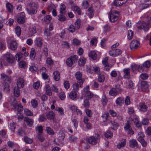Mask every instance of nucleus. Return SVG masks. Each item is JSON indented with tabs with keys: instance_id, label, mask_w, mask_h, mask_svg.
<instances>
[{
	"instance_id": "nucleus-62",
	"label": "nucleus",
	"mask_w": 151,
	"mask_h": 151,
	"mask_svg": "<svg viewBox=\"0 0 151 151\" xmlns=\"http://www.w3.org/2000/svg\"><path fill=\"white\" fill-rule=\"evenodd\" d=\"M59 96L61 100H63L65 98V93L63 92L60 93L59 94Z\"/></svg>"
},
{
	"instance_id": "nucleus-39",
	"label": "nucleus",
	"mask_w": 151,
	"mask_h": 151,
	"mask_svg": "<svg viewBox=\"0 0 151 151\" xmlns=\"http://www.w3.org/2000/svg\"><path fill=\"white\" fill-rule=\"evenodd\" d=\"M24 113L25 115L28 116H32L33 115L32 112L27 109H25L24 110Z\"/></svg>"
},
{
	"instance_id": "nucleus-3",
	"label": "nucleus",
	"mask_w": 151,
	"mask_h": 151,
	"mask_svg": "<svg viewBox=\"0 0 151 151\" xmlns=\"http://www.w3.org/2000/svg\"><path fill=\"white\" fill-rule=\"evenodd\" d=\"M137 26L139 29H143L147 31L151 26V25L148 23H146L145 22H142V23H137Z\"/></svg>"
},
{
	"instance_id": "nucleus-17",
	"label": "nucleus",
	"mask_w": 151,
	"mask_h": 151,
	"mask_svg": "<svg viewBox=\"0 0 151 151\" xmlns=\"http://www.w3.org/2000/svg\"><path fill=\"white\" fill-rule=\"evenodd\" d=\"M124 73V77L125 78L129 79L130 78V71L129 68H125L123 70Z\"/></svg>"
},
{
	"instance_id": "nucleus-23",
	"label": "nucleus",
	"mask_w": 151,
	"mask_h": 151,
	"mask_svg": "<svg viewBox=\"0 0 151 151\" xmlns=\"http://www.w3.org/2000/svg\"><path fill=\"white\" fill-rule=\"evenodd\" d=\"M133 148L136 150L134 151H139L140 149L138 142L135 139H133Z\"/></svg>"
},
{
	"instance_id": "nucleus-32",
	"label": "nucleus",
	"mask_w": 151,
	"mask_h": 151,
	"mask_svg": "<svg viewBox=\"0 0 151 151\" xmlns=\"http://www.w3.org/2000/svg\"><path fill=\"white\" fill-rule=\"evenodd\" d=\"M66 7L63 4H62L60 7V14H65L66 13Z\"/></svg>"
},
{
	"instance_id": "nucleus-44",
	"label": "nucleus",
	"mask_w": 151,
	"mask_h": 151,
	"mask_svg": "<svg viewBox=\"0 0 151 151\" xmlns=\"http://www.w3.org/2000/svg\"><path fill=\"white\" fill-rule=\"evenodd\" d=\"M101 101L103 105L104 106L106 105L108 101L107 98H106V97L105 95H103L102 96V99L101 100Z\"/></svg>"
},
{
	"instance_id": "nucleus-16",
	"label": "nucleus",
	"mask_w": 151,
	"mask_h": 151,
	"mask_svg": "<svg viewBox=\"0 0 151 151\" xmlns=\"http://www.w3.org/2000/svg\"><path fill=\"white\" fill-rule=\"evenodd\" d=\"M17 43L16 41L12 40L10 43V47L12 50H15L17 48Z\"/></svg>"
},
{
	"instance_id": "nucleus-26",
	"label": "nucleus",
	"mask_w": 151,
	"mask_h": 151,
	"mask_svg": "<svg viewBox=\"0 0 151 151\" xmlns=\"http://www.w3.org/2000/svg\"><path fill=\"white\" fill-rule=\"evenodd\" d=\"M36 44L37 46L39 47H41L42 45V39L40 37H38L36 38Z\"/></svg>"
},
{
	"instance_id": "nucleus-55",
	"label": "nucleus",
	"mask_w": 151,
	"mask_h": 151,
	"mask_svg": "<svg viewBox=\"0 0 151 151\" xmlns=\"http://www.w3.org/2000/svg\"><path fill=\"white\" fill-rule=\"evenodd\" d=\"M85 60L83 59L82 58H80L78 62V63L79 65L81 66H83L85 64Z\"/></svg>"
},
{
	"instance_id": "nucleus-22",
	"label": "nucleus",
	"mask_w": 151,
	"mask_h": 151,
	"mask_svg": "<svg viewBox=\"0 0 151 151\" xmlns=\"http://www.w3.org/2000/svg\"><path fill=\"white\" fill-rule=\"evenodd\" d=\"M36 56V53L35 50L34 48H32L30 52V58L32 60H33L35 59Z\"/></svg>"
},
{
	"instance_id": "nucleus-20",
	"label": "nucleus",
	"mask_w": 151,
	"mask_h": 151,
	"mask_svg": "<svg viewBox=\"0 0 151 151\" xmlns=\"http://www.w3.org/2000/svg\"><path fill=\"white\" fill-rule=\"evenodd\" d=\"M47 120L46 115L45 114H43L39 116L38 120L39 122H43L46 121Z\"/></svg>"
},
{
	"instance_id": "nucleus-30",
	"label": "nucleus",
	"mask_w": 151,
	"mask_h": 151,
	"mask_svg": "<svg viewBox=\"0 0 151 151\" xmlns=\"http://www.w3.org/2000/svg\"><path fill=\"white\" fill-rule=\"evenodd\" d=\"M19 88L17 87H15L14 88V95L16 97H18L20 94V90Z\"/></svg>"
},
{
	"instance_id": "nucleus-51",
	"label": "nucleus",
	"mask_w": 151,
	"mask_h": 151,
	"mask_svg": "<svg viewBox=\"0 0 151 151\" xmlns=\"http://www.w3.org/2000/svg\"><path fill=\"white\" fill-rule=\"evenodd\" d=\"M76 28L78 29L81 25V21L80 19H77L75 23Z\"/></svg>"
},
{
	"instance_id": "nucleus-33",
	"label": "nucleus",
	"mask_w": 151,
	"mask_h": 151,
	"mask_svg": "<svg viewBox=\"0 0 151 151\" xmlns=\"http://www.w3.org/2000/svg\"><path fill=\"white\" fill-rule=\"evenodd\" d=\"M119 93L114 88H112L109 91V94L111 96H115Z\"/></svg>"
},
{
	"instance_id": "nucleus-63",
	"label": "nucleus",
	"mask_w": 151,
	"mask_h": 151,
	"mask_svg": "<svg viewBox=\"0 0 151 151\" xmlns=\"http://www.w3.org/2000/svg\"><path fill=\"white\" fill-rule=\"evenodd\" d=\"M142 124L144 125H147L149 123V120L147 118H144L142 122Z\"/></svg>"
},
{
	"instance_id": "nucleus-41",
	"label": "nucleus",
	"mask_w": 151,
	"mask_h": 151,
	"mask_svg": "<svg viewBox=\"0 0 151 151\" xmlns=\"http://www.w3.org/2000/svg\"><path fill=\"white\" fill-rule=\"evenodd\" d=\"M126 144V140L125 139H124L120 144L117 145V147L118 149H120L122 147H124Z\"/></svg>"
},
{
	"instance_id": "nucleus-42",
	"label": "nucleus",
	"mask_w": 151,
	"mask_h": 151,
	"mask_svg": "<svg viewBox=\"0 0 151 151\" xmlns=\"http://www.w3.org/2000/svg\"><path fill=\"white\" fill-rule=\"evenodd\" d=\"M55 110L58 111L61 115L63 116L64 115V110L63 108L60 107H56L55 109Z\"/></svg>"
},
{
	"instance_id": "nucleus-27",
	"label": "nucleus",
	"mask_w": 151,
	"mask_h": 151,
	"mask_svg": "<svg viewBox=\"0 0 151 151\" xmlns=\"http://www.w3.org/2000/svg\"><path fill=\"white\" fill-rule=\"evenodd\" d=\"M77 93L75 91H72L69 95V97L72 99L74 100L77 97Z\"/></svg>"
},
{
	"instance_id": "nucleus-50",
	"label": "nucleus",
	"mask_w": 151,
	"mask_h": 151,
	"mask_svg": "<svg viewBox=\"0 0 151 151\" xmlns=\"http://www.w3.org/2000/svg\"><path fill=\"white\" fill-rule=\"evenodd\" d=\"M138 135L139 137L137 138L138 140H140L141 141V139H143L144 137H145V135L143 132H140L138 133Z\"/></svg>"
},
{
	"instance_id": "nucleus-18",
	"label": "nucleus",
	"mask_w": 151,
	"mask_h": 151,
	"mask_svg": "<svg viewBox=\"0 0 151 151\" xmlns=\"http://www.w3.org/2000/svg\"><path fill=\"white\" fill-rule=\"evenodd\" d=\"M10 99L11 105L14 108V109L18 105L16 99L15 98L13 97H11L10 98Z\"/></svg>"
},
{
	"instance_id": "nucleus-48",
	"label": "nucleus",
	"mask_w": 151,
	"mask_h": 151,
	"mask_svg": "<svg viewBox=\"0 0 151 151\" xmlns=\"http://www.w3.org/2000/svg\"><path fill=\"white\" fill-rule=\"evenodd\" d=\"M18 134L19 135L21 136H24L25 135V133L24 130L22 128H19L18 131Z\"/></svg>"
},
{
	"instance_id": "nucleus-7",
	"label": "nucleus",
	"mask_w": 151,
	"mask_h": 151,
	"mask_svg": "<svg viewBox=\"0 0 151 151\" xmlns=\"http://www.w3.org/2000/svg\"><path fill=\"white\" fill-rule=\"evenodd\" d=\"M17 21L18 23L22 24L25 22V15L24 12H21L18 14Z\"/></svg>"
},
{
	"instance_id": "nucleus-38",
	"label": "nucleus",
	"mask_w": 151,
	"mask_h": 151,
	"mask_svg": "<svg viewBox=\"0 0 151 151\" xmlns=\"http://www.w3.org/2000/svg\"><path fill=\"white\" fill-rule=\"evenodd\" d=\"M74 63L70 58H68L66 60V63L68 66H71Z\"/></svg>"
},
{
	"instance_id": "nucleus-11",
	"label": "nucleus",
	"mask_w": 151,
	"mask_h": 151,
	"mask_svg": "<svg viewBox=\"0 0 151 151\" xmlns=\"http://www.w3.org/2000/svg\"><path fill=\"white\" fill-rule=\"evenodd\" d=\"M2 79L6 83L8 84L10 83L11 81V78L4 74H1Z\"/></svg>"
},
{
	"instance_id": "nucleus-45",
	"label": "nucleus",
	"mask_w": 151,
	"mask_h": 151,
	"mask_svg": "<svg viewBox=\"0 0 151 151\" xmlns=\"http://www.w3.org/2000/svg\"><path fill=\"white\" fill-rule=\"evenodd\" d=\"M44 35L47 37L50 36L52 35L50 31L48 30V28H45L44 30Z\"/></svg>"
},
{
	"instance_id": "nucleus-25",
	"label": "nucleus",
	"mask_w": 151,
	"mask_h": 151,
	"mask_svg": "<svg viewBox=\"0 0 151 151\" xmlns=\"http://www.w3.org/2000/svg\"><path fill=\"white\" fill-rule=\"evenodd\" d=\"M54 78L56 81H58L60 79V76L59 72L58 71H56L53 73Z\"/></svg>"
},
{
	"instance_id": "nucleus-60",
	"label": "nucleus",
	"mask_w": 151,
	"mask_h": 151,
	"mask_svg": "<svg viewBox=\"0 0 151 151\" xmlns=\"http://www.w3.org/2000/svg\"><path fill=\"white\" fill-rule=\"evenodd\" d=\"M14 109H17L18 112L22 111L23 109V107L21 105H18Z\"/></svg>"
},
{
	"instance_id": "nucleus-40",
	"label": "nucleus",
	"mask_w": 151,
	"mask_h": 151,
	"mask_svg": "<svg viewBox=\"0 0 151 151\" xmlns=\"http://www.w3.org/2000/svg\"><path fill=\"white\" fill-rule=\"evenodd\" d=\"M46 130L47 132L50 135H52L55 134L53 130L50 127H47Z\"/></svg>"
},
{
	"instance_id": "nucleus-59",
	"label": "nucleus",
	"mask_w": 151,
	"mask_h": 151,
	"mask_svg": "<svg viewBox=\"0 0 151 151\" xmlns=\"http://www.w3.org/2000/svg\"><path fill=\"white\" fill-rule=\"evenodd\" d=\"M83 105L85 108H88L89 107L90 104L88 99H86L84 100Z\"/></svg>"
},
{
	"instance_id": "nucleus-56",
	"label": "nucleus",
	"mask_w": 151,
	"mask_h": 151,
	"mask_svg": "<svg viewBox=\"0 0 151 151\" xmlns=\"http://www.w3.org/2000/svg\"><path fill=\"white\" fill-rule=\"evenodd\" d=\"M88 10L90 13L89 17L91 18L93 17L94 15V11L93 10L92 7H91L89 8Z\"/></svg>"
},
{
	"instance_id": "nucleus-57",
	"label": "nucleus",
	"mask_w": 151,
	"mask_h": 151,
	"mask_svg": "<svg viewBox=\"0 0 151 151\" xmlns=\"http://www.w3.org/2000/svg\"><path fill=\"white\" fill-rule=\"evenodd\" d=\"M150 63L149 61H147L143 64V66L144 68H149L150 66Z\"/></svg>"
},
{
	"instance_id": "nucleus-58",
	"label": "nucleus",
	"mask_w": 151,
	"mask_h": 151,
	"mask_svg": "<svg viewBox=\"0 0 151 151\" xmlns=\"http://www.w3.org/2000/svg\"><path fill=\"white\" fill-rule=\"evenodd\" d=\"M115 88H114L119 93H120L122 91L120 87V85L119 84H117L115 85Z\"/></svg>"
},
{
	"instance_id": "nucleus-15",
	"label": "nucleus",
	"mask_w": 151,
	"mask_h": 151,
	"mask_svg": "<svg viewBox=\"0 0 151 151\" xmlns=\"http://www.w3.org/2000/svg\"><path fill=\"white\" fill-rule=\"evenodd\" d=\"M83 83H81V82L73 83V90L75 91H78L79 88L81 87Z\"/></svg>"
},
{
	"instance_id": "nucleus-61",
	"label": "nucleus",
	"mask_w": 151,
	"mask_h": 151,
	"mask_svg": "<svg viewBox=\"0 0 151 151\" xmlns=\"http://www.w3.org/2000/svg\"><path fill=\"white\" fill-rule=\"evenodd\" d=\"M36 131H38V134H42L43 132L42 127V126H37L35 128Z\"/></svg>"
},
{
	"instance_id": "nucleus-12",
	"label": "nucleus",
	"mask_w": 151,
	"mask_h": 151,
	"mask_svg": "<svg viewBox=\"0 0 151 151\" xmlns=\"http://www.w3.org/2000/svg\"><path fill=\"white\" fill-rule=\"evenodd\" d=\"M24 85V81L23 78H19L17 80V87L21 88L23 87Z\"/></svg>"
},
{
	"instance_id": "nucleus-34",
	"label": "nucleus",
	"mask_w": 151,
	"mask_h": 151,
	"mask_svg": "<svg viewBox=\"0 0 151 151\" xmlns=\"http://www.w3.org/2000/svg\"><path fill=\"white\" fill-rule=\"evenodd\" d=\"M104 136L107 138H111L113 136V133L110 131H108L104 133Z\"/></svg>"
},
{
	"instance_id": "nucleus-46",
	"label": "nucleus",
	"mask_w": 151,
	"mask_h": 151,
	"mask_svg": "<svg viewBox=\"0 0 151 151\" xmlns=\"http://www.w3.org/2000/svg\"><path fill=\"white\" fill-rule=\"evenodd\" d=\"M9 128L12 131L14 132V130L16 128L15 125L13 122L10 123L9 126Z\"/></svg>"
},
{
	"instance_id": "nucleus-5",
	"label": "nucleus",
	"mask_w": 151,
	"mask_h": 151,
	"mask_svg": "<svg viewBox=\"0 0 151 151\" xmlns=\"http://www.w3.org/2000/svg\"><path fill=\"white\" fill-rule=\"evenodd\" d=\"M121 50L119 49H114L110 50L109 52V54L112 56H117L122 53Z\"/></svg>"
},
{
	"instance_id": "nucleus-1",
	"label": "nucleus",
	"mask_w": 151,
	"mask_h": 151,
	"mask_svg": "<svg viewBox=\"0 0 151 151\" xmlns=\"http://www.w3.org/2000/svg\"><path fill=\"white\" fill-rule=\"evenodd\" d=\"M28 7L27 8V10L29 14H35L37 11V6L35 3L31 2L28 4Z\"/></svg>"
},
{
	"instance_id": "nucleus-6",
	"label": "nucleus",
	"mask_w": 151,
	"mask_h": 151,
	"mask_svg": "<svg viewBox=\"0 0 151 151\" xmlns=\"http://www.w3.org/2000/svg\"><path fill=\"white\" fill-rule=\"evenodd\" d=\"M89 86H86L83 89V93L85 97H87L88 99H90L93 97V95L89 91Z\"/></svg>"
},
{
	"instance_id": "nucleus-9",
	"label": "nucleus",
	"mask_w": 151,
	"mask_h": 151,
	"mask_svg": "<svg viewBox=\"0 0 151 151\" xmlns=\"http://www.w3.org/2000/svg\"><path fill=\"white\" fill-rule=\"evenodd\" d=\"M5 58L6 61L10 63H13L15 59L13 55L9 52H7L6 54Z\"/></svg>"
},
{
	"instance_id": "nucleus-2",
	"label": "nucleus",
	"mask_w": 151,
	"mask_h": 151,
	"mask_svg": "<svg viewBox=\"0 0 151 151\" xmlns=\"http://www.w3.org/2000/svg\"><path fill=\"white\" fill-rule=\"evenodd\" d=\"M100 136L99 134H97V136H91L89 137L88 139V143L93 145H95L99 141Z\"/></svg>"
},
{
	"instance_id": "nucleus-53",
	"label": "nucleus",
	"mask_w": 151,
	"mask_h": 151,
	"mask_svg": "<svg viewBox=\"0 0 151 151\" xmlns=\"http://www.w3.org/2000/svg\"><path fill=\"white\" fill-rule=\"evenodd\" d=\"M47 9L49 12H50L55 9V7L53 4H51L48 5Z\"/></svg>"
},
{
	"instance_id": "nucleus-54",
	"label": "nucleus",
	"mask_w": 151,
	"mask_h": 151,
	"mask_svg": "<svg viewBox=\"0 0 151 151\" xmlns=\"http://www.w3.org/2000/svg\"><path fill=\"white\" fill-rule=\"evenodd\" d=\"M148 76L146 73H142L140 76V78L142 80H145L147 79Z\"/></svg>"
},
{
	"instance_id": "nucleus-47",
	"label": "nucleus",
	"mask_w": 151,
	"mask_h": 151,
	"mask_svg": "<svg viewBox=\"0 0 151 151\" xmlns=\"http://www.w3.org/2000/svg\"><path fill=\"white\" fill-rule=\"evenodd\" d=\"M32 105L34 108H36L37 106L38 103L37 101L35 99H33L31 101Z\"/></svg>"
},
{
	"instance_id": "nucleus-13",
	"label": "nucleus",
	"mask_w": 151,
	"mask_h": 151,
	"mask_svg": "<svg viewBox=\"0 0 151 151\" xmlns=\"http://www.w3.org/2000/svg\"><path fill=\"white\" fill-rule=\"evenodd\" d=\"M141 88L143 91H145L147 90L149 87L147 82L146 81H142L141 82Z\"/></svg>"
},
{
	"instance_id": "nucleus-8",
	"label": "nucleus",
	"mask_w": 151,
	"mask_h": 151,
	"mask_svg": "<svg viewBox=\"0 0 151 151\" xmlns=\"http://www.w3.org/2000/svg\"><path fill=\"white\" fill-rule=\"evenodd\" d=\"M82 74L80 71L77 72L75 74V77L77 80L78 83H83L85 80L84 78H82Z\"/></svg>"
},
{
	"instance_id": "nucleus-28",
	"label": "nucleus",
	"mask_w": 151,
	"mask_h": 151,
	"mask_svg": "<svg viewBox=\"0 0 151 151\" xmlns=\"http://www.w3.org/2000/svg\"><path fill=\"white\" fill-rule=\"evenodd\" d=\"M36 29L35 27H31L29 29V34L31 36H34L36 33Z\"/></svg>"
},
{
	"instance_id": "nucleus-24",
	"label": "nucleus",
	"mask_w": 151,
	"mask_h": 151,
	"mask_svg": "<svg viewBox=\"0 0 151 151\" xmlns=\"http://www.w3.org/2000/svg\"><path fill=\"white\" fill-rule=\"evenodd\" d=\"M6 7L8 11L10 13L13 12V6L9 2H7L6 4Z\"/></svg>"
},
{
	"instance_id": "nucleus-37",
	"label": "nucleus",
	"mask_w": 151,
	"mask_h": 151,
	"mask_svg": "<svg viewBox=\"0 0 151 151\" xmlns=\"http://www.w3.org/2000/svg\"><path fill=\"white\" fill-rule=\"evenodd\" d=\"M64 14H61L58 16V19L61 22L65 21L66 19V17L64 16Z\"/></svg>"
},
{
	"instance_id": "nucleus-21",
	"label": "nucleus",
	"mask_w": 151,
	"mask_h": 151,
	"mask_svg": "<svg viewBox=\"0 0 151 151\" xmlns=\"http://www.w3.org/2000/svg\"><path fill=\"white\" fill-rule=\"evenodd\" d=\"M140 43L139 42L136 40H133V50H136L138 48L139 46Z\"/></svg>"
},
{
	"instance_id": "nucleus-36",
	"label": "nucleus",
	"mask_w": 151,
	"mask_h": 151,
	"mask_svg": "<svg viewBox=\"0 0 151 151\" xmlns=\"http://www.w3.org/2000/svg\"><path fill=\"white\" fill-rule=\"evenodd\" d=\"M139 106L142 111L144 112L147 111V106L146 105H145V103H140L139 104Z\"/></svg>"
},
{
	"instance_id": "nucleus-64",
	"label": "nucleus",
	"mask_w": 151,
	"mask_h": 151,
	"mask_svg": "<svg viewBox=\"0 0 151 151\" xmlns=\"http://www.w3.org/2000/svg\"><path fill=\"white\" fill-rule=\"evenodd\" d=\"M23 54L20 52L18 53L16 55V58L17 60L19 61L22 58Z\"/></svg>"
},
{
	"instance_id": "nucleus-31",
	"label": "nucleus",
	"mask_w": 151,
	"mask_h": 151,
	"mask_svg": "<svg viewBox=\"0 0 151 151\" xmlns=\"http://www.w3.org/2000/svg\"><path fill=\"white\" fill-rule=\"evenodd\" d=\"M89 56L93 60H95L96 58L97 55L94 51H91L89 54Z\"/></svg>"
},
{
	"instance_id": "nucleus-49",
	"label": "nucleus",
	"mask_w": 151,
	"mask_h": 151,
	"mask_svg": "<svg viewBox=\"0 0 151 151\" xmlns=\"http://www.w3.org/2000/svg\"><path fill=\"white\" fill-rule=\"evenodd\" d=\"M105 80V78L104 76L103 75L100 74L99 76V77L98 78V81L100 82H103Z\"/></svg>"
},
{
	"instance_id": "nucleus-52",
	"label": "nucleus",
	"mask_w": 151,
	"mask_h": 151,
	"mask_svg": "<svg viewBox=\"0 0 151 151\" xmlns=\"http://www.w3.org/2000/svg\"><path fill=\"white\" fill-rule=\"evenodd\" d=\"M16 33L17 36L18 37L21 35V29L19 26H17L15 28Z\"/></svg>"
},
{
	"instance_id": "nucleus-10",
	"label": "nucleus",
	"mask_w": 151,
	"mask_h": 151,
	"mask_svg": "<svg viewBox=\"0 0 151 151\" xmlns=\"http://www.w3.org/2000/svg\"><path fill=\"white\" fill-rule=\"evenodd\" d=\"M23 120L26 123L28 127H32V126L34 122L33 119L29 118L28 117H25L24 118Z\"/></svg>"
},
{
	"instance_id": "nucleus-43",
	"label": "nucleus",
	"mask_w": 151,
	"mask_h": 151,
	"mask_svg": "<svg viewBox=\"0 0 151 151\" xmlns=\"http://www.w3.org/2000/svg\"><path fill=\"white\" fill-rule=\"evenodd\" d=\"M52 19V17L50 15H47L45 16L44 18V21L46 22V24H47Z\"/></svg>"
},
{
	"instance_id": "nucleus-19",
	"label": "nucleus",
	"mask_w": 151,
	"mask_h": 151,
	"mask_svg": "<svg viewBox=\"0 0 151 151\" xmlns=\"http://www.w3.org/2000/svg\"><path fill=\"white\" fill-rule=\"evenodd\" d=\"M124 99L122 97H119L117 98L116 101V103L117 105L121 106L124 103Z\"/></svg>"
},
{
	"instance_id": "nucleus-14",
	"label": "nucleus",
	"mask_w": 151,
	"mask_h": 151,
	"mask_svg": "<svg viewBox=\"0 0 151 151\" xmlns=\"http://www.w3.org/2000/svg\"><path fill=\"white\" fill-rule=\"evenodd\" d=\"M47 119L49 120L53 119L55 118V115L52 111L47 112L45 114Z\"/></svg>"
},
{
	"instance_id": "nucleus-29",
	"label": "nucleus",
	"mask_w": 151,
	"mask_h": 151,
	"mask_svg": "<svg viewBox=\"0 0 151 151\" xmlns=\"http://www.w3.org/2000/svg\"><path fill=\"white\" fill-rule=\"evenodd\" d=\"M118 19V16L116 15H114L113 14H111L109 17V19L112 22H115Z\"/></svg>"
},
{
	"instance_id": "nucleus-4",
	"label": "nucleus",
	"mask_w": 151,
	"mask_h": 151,
	"mask_svg": "<svg viewBox=\"0 0 151 151\" xmlns=\"http://www.w3.org/2000/svg\"><path fill=\"white\" fill-rule=\"evenodd\" d=\"M132 121V119L127 120L125 123V126L124 127L125 130L127 132V133L130 134L132 133V128L130 126Z\"/></svg>"
},
{
	"instance_id": "nucleus-35",
	"label": "nucleus",
	"mask_w": 151,
	"mask_h": 151,
	"mask_svg": "<svg viewBox=\"0 0 151 151\" xmlns=\"http://www.w3.org/2000/svg\"><path fill=\"white\" fill-rule=\"evenodd\" d=\"M111 123L112 129L114 130H116L118 129V125L117 123L115 122L114 121H111Z\"/></svg>"
}]
</instances>
